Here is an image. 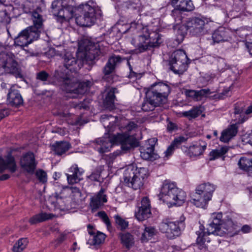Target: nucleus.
I'll use <instances>...</instances> for the list:
<instances>
[{
    "instance_id": "29",
    "label": "nucleus",
    "mask_w": 252,
    "mask_h": 252,
    "mask_svg": "<svg viewBox=\"0 0 252 252\" xmlns=\"http://www.w3.org/2000/svg\"><path fill=\"white\" fill-rule=\"evenodd\" d=\"M8 102L12 105L19 106L23 103L22 97L18 90L14 89V87L10 88L7 94Z\"/></svg>"
},
{
    "instance_id": "41",
    "label": "nucleus",
    "mask_w": 252,
    "mask_h": 252,
    "mask_svg": "<svg viewBox=\"0 0 252 252\" xmlns=\"http://www.w3.org/2000/svg\"><path fill=\"white\" fill-rule=\"evenodd\" d=\"M122 133L117 132L116 134H121L124 135H126L128 136H132L136 140V138L133 135H129V133L131 131H134L137 128V125L134 122H129L127 123L125 126L121 127ZM137 141V140H136ZM138 142V141H137ZM137 145H138V143H137ZM137 146L136 147H137Z\"/></svg>"
},
{
    "instance_id": "3",
    "label": "nucleus",
    "mask_w": 252,
    "mask_h": 252,
    "mask_svg": "<svg viewBox=\"0 0 252 252\" xmlns=\"http://www.w3.org/2000/svg\"><path fill=\"white\" fill-rule=\"evenodd\" d=\"M130 29H135L139 32L136 39H132V43L138 48L140 52L158 47L163 41L160 34L156 31L150 32L148 27H144L139 20L131 22Z\"/></svg>"
},
{
    "instance_id": "22",
    "label": "nucleus",
    "mask_w": 252,
    "mask_h": 252,
    "mask_svg": "<svg viewBox=\"0 0 252 252\" xmlns=\"http://www.w3.org/2000/svg\"><path fill=\"white\" fill-rule=\"evenodd\" d=\"M16 168L14 158L11 155L7 156L5 159L0 158V173L3 172L6 169L14 173Z\"/></svg>"
},
{
    "instance_id": "34",
    "label": "nucleus",
    "mask_w": 252,
    "mask_h": 252,
    "mask_svg": "<svg viewBox=\"0 0 252 252\" xmlns=\"http://www.w3.org/2000/svg\"><path fill=\"white\" fill-rule=\"evenodd\" d=\"M70 147V145L67 142H57L52 145V150L55 154L61 156L68 151Z\"/></svg>"
},
{
    "instance_id": "30",
    "label": "nucleus",
    "mask_w": 252,
    "mask_h": 252,
    "mask_svg": "<svg viewBox=\"0 0 252 252\" xmlns=\"http://www.w3.org/2000/svg\"><path fill=\"white\" fill-rule=\"evenodd\" d=\"M150 90L155 92V93L158 94L161 96H163L166 98L170 93V87L161 82L154 84L151 86Z\"/></svg>"
},
{
    "instance_id": "36",
    "label": "nucleus",
    "mask_w": 252,
    "mask_h": 252,
    "mask_svg": "<svg viewBox=\"0 0 252 252\" xmlns=\"http://www.w3.org/2000/svg\"><path fill=\"white\" fill-rule=\"evenodd\" d=\"M42 30L31 26L24 30V32L26 33L29 41L32 43L33 40H37L39 38Z\"/></svg>"
},
{
    "instance_id": "28",
    "label": "nucleus",
    "mask_w": 252,
    "mask_h": 252,
    "mask_svg": "<svg viewBox=\"0 0 252 252\" xmlns=\"http://www.w3.org/2000/svg\"><path fill=\"white\" fill-rule=\"evenodd\" d=\"M229 31L223 27H220L212 34V39L214 42L227 41L229 38Z\"/></svg>"
},
{
    "instance_id": "64",
    "label": "nucleus",
    "mask_w": 252,
    "mask_h": 252,
    "mask_svg": "<svg viewBox=\"0 0 252 252\" xmlns=\"http://www.w3.org/2000/svg\"><path fill=\"white\" fill-rule=\"evenodd\" d=\"M97 216L102 219V220H104L108 216L106 213L104 211H100L98 212Z\"/></svg>"
},
{
    "instance_id": "18",
    "label": "nucleus",
    "mask_w": 252,
    "mask_h": 252,
    "mask_svg": "<svg viewBox=\"0 0 252 252\" xmlns=\"http://www.w3.org/2000/svg\"><path fill=\"white\" fill-rule=\"evenodd\" d=\"M69 171L72 174H66L68 184H76L82 180L81 177L84 173V170L82 168H79L76 164L73 165L69 168Z\"/></svg>"
},
{
    "instance_id": "16",
    "label": "nucleus",
    "mask_w": 252,
    "mask_h": 252,
    "mask_svg": "<svg viewBox=\"0 0 252 252\" xmlns=\"http://www.w3.org/2000/svg\"><path fill=\"white\" fill-rule=\"evenodd\" d=\"M207 144L202 140L192 143L188 148V155L190 158H196L202 155L206 149Z\"/></svg>"
},
{
    "instance_id": "63",
    "label": "nucleus",
    "mask_w": 252,
    "mask_h": 252,
    "mask_svg": "<svg viewBox=\"0 0 252 252\" xmlns=\"http://www.w3.org/2000/svg\"><path fill=\"white\" fill-rule=\"evenodd\" d=\"M8 115V111L6 109H1L0 110V121Z\"/></svg>"
},
{
    "instance_id": "44",
    "label": "nucleus",
    "mask_w": 252,
    "mask_h": 252,
    "mask_svg": "<svg viewBox=\"0 0 252 252\" xmlns=\"http://www.w3.org/2000/svg\"><path fill=\"white\" fill-rule=\"evenodd\" d=\"M51 218V214L41 213L32 217L29 220L31 224H34Z\"/></svg>"
},
{
    "instance_id": "15",
    "label": "nucleus",
    "mask_w": 252,
    "mask_h": 252,
    "mask_svg": "<svg viewBox=\"0 0 252 252\" xmlns=\"http://www.w3.org/2000/svg\"><path fill=\"white\" fill-rule=\"evenodd\" d=\"M20 164L27 172L32 173L36 168V163L34 156L32 153H28L21 158Z\"/></svg>"
},
{
    "instance_id": "35",
    "label": "nucleus",
    "mask_w": 252,
    "mask_h": 252,
    "mask_svg": "<svg viewBox=\"0 0 252 252\" xmlns=\"http://www.w3.org/2000/svg\"><path fill=\"white\" fill-rule=\"evenodd\" d=\"M211 199L205 197L202 194H199L195 192L194 197L191 199V202L197 207L205 208L207 205L208 201Z\"/></svg>"
},
{
    "instance_id": "5",
    "label": "nucleus",
    "mask_w": 252,
    "mask_h": 252,
    "mask_svg": "<svg viewBox=\"0 0 252 252\" xmlns=\"http://www.w3.org/2000/svg\"><path fill=\"white\" fill-rule=\"evenodd\" d=\"M158 197L167 204L180 206L186 200V193L178 188L174 183L165 181L163 183Z\"/></svg>"
},
{
    "instance_id": "25",
    "label": "nucleus",
    "mask_w": 252,
    "mask_h": 252,
    "mask_svg": "<svg viewBox=\"0 0 252 252\" xmlns=\"http://www.w3.org/2000/svg\"><path fill=\"white\" fill-rule=\"evenodd\" d=\"M107 202L106 195L102 189L91 198L90 206L93 210H96Z\"/></svg>"
},
{
    "instance_id": "2",
    "label": "nucleus",
    "mask_w": 252,
    "mask_h": 252,
    "mask_svg": "<svg viewBox=\"0 0 252 252\" xmlns=\"http://www.w3.org/2000/svg\"><path fill=\"white\" fill-rule=\"evenodd\" d=\"M116 119V118L111 115H103L101 116V121L104 126L107 127L108 134L104 137L95 139L93 145L94 149L100 154L110 151L114 144H120L124 153L137 146L136 140L132 136L112 133L116 128L114 126Z\"/></svg>"
},
{
    "instance_id": "57",
    "label": "nucleus",
    "mask_w": 252,
    "mask_h": 252,
    "mask_svg": "<svg viewBox=\"0 0 252 252\" xmlns=\"http://www.w3.org/2000/svg\"><path fill=\"white\" fill-rule=\"evenodd\" d=\"M73 106L77 110H81L82 109L86 110L89 108V103L86 101H84L80 103L73 104Z\"/></svg>"
},
{
    "instance_id": "43",
    "label": "nucleus",
    "mask_w": 252,
    "mask_h": 252,
    "mask_svg": "<svg viewBox=\"0 0 252 252\" xmlns=\"http://www.w3.org/2000/svg\"><path fill=\"white\" fill-rule=\"evenodd\" d=\"M122 244L126 248L129 249L134 244L133 236L128 233L120 234Z\"/></svg>"
},
{
    "instance_id": "59",
    "label": "nucleus",
    "mask_w": 252,
    "mask_h": 252,
    "mask_svg": "<svg viewBox=\"0 0 252 252\" xmlns=\"http://www.w3.org/2000/svg\"><path fill=\"white\" fill-rule=\"evenodd\" d=\"M226 66L224 61L222 59H220L218 61V69L220 71H223Z\"/></svg>"
},
{
    "instance_id": "42",
    "label": "nucleus",
    "mask_w": 252,
    "mask_h": 252,
    "mask_svg": "<svg viewBox=\"0 0 252 252\" xmlns=\"http://www.w3.org/2000/svg\"><path fill=\"white\" fill-rule=\"evenodd\" d=\"M228 151L227 146H223L219 149L213 150L209 153V160H214L225 155Z\"/></svg>"
},
{
    "instance_id": "1",
    "label": "nucleus",
    "mask_w": 252,
    "mask_h": 252,
    "mask_svg": "<svg viewBox=\"0 0 252 252\" xmlns=\"http://www.w3.org/2000/svg\"><path fill=\"white\" fill-rule=\"evenodd\" d=\"M63 71L57 70L55 73V77L61 83L62 90L70 94V97L75 98L78 94H83L89 91L93 83L89 80L78 83L77 80L73 75L69 74L76 73L80 68L75 57L69 53H67L63 56Z\"/></svg>"
},
{
    "instance_id": "55",
    "label": "nucleus",
    "mask_w": 252,
    "mask_h": 252,
    "mask_svg": "<svg viewBox=\"0 0 252 252\" xmlns=\"http://www.w3.org/2000/svg\"><path fill=\"white\" fill-rule=\"evenodd\" d=\"M36 176L40 182L45 183L47 182V174L42 170H38L36 172Z\"/></svg>"
},
{
    "instance_id": "54",
    "label": "nucleus",
    "mask_w": 252,
    "mask_h": 252,
    "mask_svg": "<svg viewBox=\"0 0 252 252\" xmlns=\"http://www.w3.org/2000/svg\"><path fill=\"white\" fill-rule=\"evenodd\" d=\"M122 61V59L119 56H112L109 58L107 63L112 66L114 68Z\"/></svg>"
},
{
    "instance_id": "32",
    "label": "nucleus",
    "mask_w": 252,
    "mask_h": 252,
    "mask_svg": "<svg viewBox=\"0 0 252 252\" xmlns=\"http://www.w3.org/2000/svg\"><path fill=\"white\" fill-rule=\"evenodd\" d=\"M155 93L153 91L149 90L146 93V98L149 99L153 104L157 106L163 103L166 100V98Z\"/></svg>"
},
{
    "instance_id": "33",
    "label": "nucleus",
    "mask_w": 252,
    "mask_h": 252,
    "mask_svg": "<svg viewBox=\"0 0 252 252\" xmlns=\"http://www.w3.org/2000/svg\"><path fill=\"white\" fill-rule=\"evenodd\" d=\"M41 9H37L32 13V20L33 22L32 27L43 29V21L42 15L40 13Z\"/></svg>"
},
{
    "instance_id": "23",
    "label": "nucleus",
    "mask_w": 252,
    "mask_h": 252,
    "mask_svg": "<svg viewBox=\"0 0 252 252\" xmlns=\"http://www.w3.org/2000/svg\"><path fill=\"white\" fill-rule=\"evenodd\" d=\"M88 231L90 234L91 238H90L87 242V244L90 245H99L103 243L105 238V235L103 233L98 232L95 235V233L93 231V226L89 224L87 226Z\"/></svg>"
},
{
    "instance_id": "60",
    "label": "nucleus",
    "mask_w": 252,
    "mask_h": 252,
    "mask_svg": "<svg viewBox=\"0 0 252 252\" xmlns=\"http://www.w3.org/2000/svg\"><path fill=\"white\" fill-rule=\"evenodd\" d=\"M100 173L98 172H94L92 173L91 175H90L88 178L93 181H98L100 178Z\"/></svg>"
},
{
    "instance_id": "13",
    "label": "nucleus",
    "mask_w": 252,
    "mask_h": 252,
    "mask_svg": "<svg viewBox=\"0 0 252 252\" xmlns=\"http://www.w3.org/2000/svg\"><path fill=\"white\" fill-rule=\"evenodd\" d=\"M151 206L148 197H144L140 203L137 204L135 216L139 221H142L150 218L151 216Z\"/></svg>"
},
{
    "instance_id": "12",
    "label": "nucleus",
    "mask_w": 252,
    "mask_h": 252,
    "mask_svg": "<svg viewBox=\"0 0 252 252\" xmlns=\"http://www.w3.org/2000/svg\"><path fill=\"white\" fill-rule=\"evenodd\" d=\"M210 223L207 228L209 233H212L214 235L222 236L224 235L225 231L222 229V214L215 213L211 215L209 220Z\"/></svg>"
},
{
    "instance_id": "9",
    "label": "nucleus",
    "mask_w": 252,
    "mask_h": 252,
    "mask_svg": "<svg viewBox=\"0 0 252 252\" xmlns=\"http://www.w3.org/2000/svg\"><path fill=\"white\" fill-rule=\"evenodd\" d=\"M188 58L185 52L178 50L174 52L169 59L170 69L175 74H182L187 69Z\"/></svg>"
},
{
    "instance_id": "62",
    "label": "nucleus",
    "mask_w": 252,
    "mask_h": 252,
    "mask_svg": "<svg viewBox=\"0 0 252 252\" xmlns=\"http://www.w3.org/2000/svg\"><path fill=\"white\" fill-rule=\"evenodd\" d=\"M240 231L243 233H248L251 231V228L249 225L246 224L243 225L241 228L240 229Z\"/></svg>"
},
{
    "instance_id": "52",
    "label": "nucleus",
    "mask_w": 252,
    "mask_h": 252,
    "mask_svg": "<svg viewBox=\"0 0 252 252\" xmlns=\"http://www.w3.org/2000/svg\"><path fill=\"white\" fill-rule=\"evenodd\" d=\"M157 106L155 104H153L149 99L146 98L141 105V109L144 111H149L154 110Z\"/></svg>"
},
{
    "instance_id": "20",
    "label": "nucleus",
    "mask_w": 252,
    "mask_h": 252,
    "mask_svg": "<svg viewBox=\"0 0 252 252\" xmlns=\"http://www.w3.org/2000/svg\"><path fill=\"white\" fill-rule=\"evenodd\" d=\"M216 186L210 183H204L198 185L195 189L196 193L202 194L207 198L212 199L213 192L216 189Z\"/></svg>"
},
{
    "instance_id": "45",
    "label": "nucleus",
    "mask_w": 252,
    "mask_h": 252,
    "mask_svg": "<svg viewBox=\"0 0 252 252\" xmlns=\"http://www.w3.org/2000/svg\"><path fill=\"white\" fill-rule=\"evenodd\" d=\"M156 234V230L153 227H146L141 236V240L143 242L148 241Z\"/></svg>"
},
{
    "instance_id": "11",
    "label": "nucleus",
    "mask_w": 252,
    "mask_h": 252,
    "mask_svg": "<svg viewBox=\"0 0 252 252\" xmlns=\"http://www.w3.org/2000/svg\"><path fill=\"white\" fill-rule=\"evenodd\" d=\"M208 20L204 17H194L189 19L186 23L187 30L193 35H200L204 34L206 30L205 25Z\"/></svg>"
},
{
    "instance_id": "39",
    "label": "nucleus",
    "mask_w": 252,
    "mask_h": 252,
    "mask_svg": "<svg viewBox=\"0 0 252 252\" xmlns=\"http://www.w3.org/2000/svg\"><path fill=\"white\" fill-rule=\"evenodd\" d=\"M118 93V91L115 88H110L107 92L104 103L108 107H112L113 106L116 100L115 94Z\"/></svg>"
},
{
    "instance_id": "58",
    "label": "nucleus",
    "mask_w": 252,
    "mask_h": 252,
    "mask_svg": "<svg viewBox=\"0 0 252 252\" xmlns=\"http://www.w3.org/2000/svg\"><path fill=\"white\" fill-rule=\"evenodd\" d=\"M114 69L115 68L112 66L107 63L103 68V72L105 75H109L114 71Z\"/></svg>"
},
{
    "instance_id": "46",
    "label": "nucleus",
    "mask_w": 252,
    "mask_h": 252,
    "mask_svg": "<svg viewBox=\"0 0 252 252\" xmlns=\"http://www.w3.org/2000/svg\"><path fill=\"white\" fill-rule=\"evenodd\" d=\"M201 113V111L200 108L194 106L191 110L182 112V115L189 119H192L197 117Z\"/></svg>"
},
{
    "instance_id": "10",
    "label": "nucleus",
    "mask_w": 252,
    "mask_h": 252,
    "mask_svg": "<svg viewBox=\"0 0 252 252\" xmlns=\"http://www.w3.org/2000/svg\"><path fill=\"white\" fill-rule=\"evenodd\" d=\"M79 49L85 52V56L90 60L95 59L101 53L99 43H94L90 40L84 38L79 42Z\"/></svg>"
},
{
    "instance_id": "8",
    "label": "nucleus",
    "mask_w": 252,
    "mask_h": 252,
    "mask_svg": "<svg viewBox=\"0 0 252 252\" xmlns=\"http://www.w3.org/2000/svg\"><path fill=\"white\" fill-rule=\"evenodd\" d=\"M185 218L182 216L179 220L173 221L170 219H163L159 225V229L162 233H166L167 237L170 239L178 236L182 230L185 227Z\"/></svg>"
},
{
    "instance_id": "51",
    "label": "nucleus",
    "mask_w": 252,
    "mask_h": 252,
    "mask_svg": "<svg viewBox=\"0 0 252 252\" xmlns=\"http://www.w3.org/2000/svg\"><path fill=\"white\" fill-rule=\"evenodd\" d=\"M194 6L191 0H184L181 7L180 9V11H190L194 9Z\"/></svg>"
},
{
    "instance_id": "47",
    "label": "nucleus",
    "mask_w": 252,
    "mask_h": 252,
    "mask_svg": "<svg viewBox=\"0 0 252 252\" xmlns=\"http://www.w3.org/2000/svg\"><path fill=\"white\" fill-rule=\"evenodd\" d=\"M28 243L27 238H21L14 244L12 250L14 252H22L26 248Z\"/></svg>"
},
{
    "instance_id": "19",
    "label": "nucleus",
    "mask_w": 252,
    "mask_h": 252,
    "mask_svg": "<svg viewBox=\"0 0 252 252\" xmlns=\"http://www.w3.org/2000/svg\"><path fill=\"white\" fill-rule=\"evenodd\" d=\"M234 116L235 121L238 124H241L247 121L250 117L252 116V104H251L245 111L242 108L237 106L235 108Z\"/></svg>"
},
{
    "instance_id": "24",
    "label": "nucleus",
    "mask_w": 252,
    "mask_h": 252,
    "mask_svg": "<svg viewBox=\"0 0 252 252\" xmlns=\"http://www.w3.org/2000/svg\"><path fill=\"white\" fill-rule=\"evenodd\" d=\"M188 138L183 136H180L176 137L172 141L170 146L167 148L166 150L164 152V156L163 158L165 159L168 158L173 154L175 150L178 148L183 143L186 142Z\"/></svg>"
},
{
    "instance_id": "37",
    "label": "nucleus",
    "mask_w": 252,
    "mask_h": 252,
    "mask_svg": "<svg viewBox=\"0 0 252 252\" xmlns=\"http://www.w3.org/2000/svg\"><path fill=\"white\" fill-rule=\"evenodd\" d=\"M71 190L72 206L75 207L76 205L80 204L82 200V194L80 189L77 187L70 188Z\"/></svg>"
},
{
    "instance_id": "27",
    "label": "nucleus",
    "mask_w": 252,
    "mask_h": 252,
    "mask_svg": "<svg viewBox=\"0 0 252 252\" xmlns=\"http://www.w3.org/2000/svg\"><path fill=\"white\" fill-rule=\"evenodd\" d=\"M222 229L225 231L224 234L227 233L230 236L237 235L240 232V227L231 219H228L223 223Z\"/></svg>"
},
{
    "instance_id": "38",
    "label": "nucleus",
    "mask_w": 252,
    "mask_h": 252,
    "mask_svg": "<svg viewBox=\"0 0 252 252\" xmlns=\"http://www.w3.org/2000/svg\"><path fill=\"white\" fill-rule=\"evenodd\" d=\"M238 165L239 168L243 171L252 172V158L241 157Z\"/></svg>"
},
{
    "instance_id": "56",
    "label": "nucleus",
    "mask_w": 252,
    "mask_h": 252,
    "mask_svg": "<svg viewBox=\"0 0 252 252\" xmlns=\"http://www.w3.org/2000/svg\"><path fill=\"white\" fill-rule=\"evenodd\" d=\"M49 77V74L45 71H41L36 74V79L42 82L47 81Z\"/></svg>"
},
{
    "instance_id": "49",
    "label": "nucleus",
    "mask_w": 252,
    "mask_h": 252,
    "mask_svg": "<svg viewBox=\"0 0 252 252\" xmlns=\"http://www.w3.org/2000/svg\"><path fill=\"white\" fill-rule=\"evenodd\" d=\"M184 0H171V5L175 7V9L172 11V16L175 17L176 15L180 14V9L181 7V5L183 3Z\"/></svg>"
},
{
    "instance_id": "17",
    "label": "nucleus",
    "mask_w": 252,
    "mask_h": 252,
    "mask_svg": "<svg viewBox=\"0 0 252 252\" xmlns=\"http://www.w3.org/2000/svg\"><path fill=\"white\" fill-rule=\"evenodd\" d=\"M155 138L150 139L148 140L149 146H145L140 148V156L145 160H153L156 158L157 155L154 153V143Z\"/></svg>"
},
{
    "instance_id": "50",
    "label": "nucleus",
    "mask_w": 252,
    "mask_h": 252,
    "mask_svg": "<svg viewBox=\"0 0 252 252\" xmlns=\"http://www.w3.org/2000/svg\"><path fill=\"white\" fill-rule=\"evenodd\" d=\"M241 20L251 23L252 21V13L247 10H243L237 16Z\"/></svg>"
},
{
    "instance_id": "4",
    "label": "nucleus",
    "mask_w": 252,
    "mask_h": 252,
    "mask_svg": "<svg viewBox=\"0 0 252 252\" xmlns=\"http://www.w3.org/2000/svg\"><path fill=\"white\" fill-rule=\"evenodd\" d=\"M77 10L78 15L76 17V22L82 27L92 26L102 15L100 8L93 0L80 4Z\"/></svg>"
},
{
    "instance_id": "21",
    "label": "nucleus",
    "mask_w": 252,
    "mask_h": 252,
    "mask_svg": "<svg viewBox=\"0 0 252 252\" xmlns=\"http://www.w3.org/2000/svg\"><path fill=\"white\" fill-rule=\"evenodd\" d=\"M236 124L229 126L226 128L222 131L220 140L223 143L228 142L235 137L238 132V126Z\"/></svg>"
},
{
    "instance_id": "31",
    "label": "nucleus",
    "mask_w": 252,
    "mask_h": 252,
    "mask_svg": "<svg viewBox=\"0 0 252 252\" xmlns=\"http://www.w3.org/2000/svg\"><path fill=\"white\" fill-rule=\"evenodd\" d=\"M185 94L187 97H190L193 99L198 101L200 100L203 96H206L211 94L209 89H201L199 91L187 90Z\"/></svg>"
},
{
    "instance_id": "14",
    "label": "nucleus",
    "mask_w": 252,
    "mask_h": 252,
    "mask_svg": "<svg viewBox=\"0 0 252 252\" xmlns=\"http://www.w3.org/2000/svg\"><path fill=\"white\" fill-rule=\"evenodd\" d=\"M52 12L53 15L62 18L68 17V13L70 10L69 6H65L64 0H55L52 3Z\"/></svg>"
},
{
    "instance_id": "26",
    "label": "nucleus",
    "mask_w": 252,
    "mask_h": 252,
    "mask_svg": "<svg viewBox=\"0 0 252 252\" xmlns=\"http://www.w3.org/2000/svg\"><path fill=\"white\" fill-rule=\"evenodd\" d=\"M196 234L198 235L196 242L198 248L200 250H202L204 252H206L207 246L206 243H209L210 241L208 236L211 234H214L212 233H209L207 229V232H204L203 231H201L200 232L197 231Z\"/></svg>"
},
{
    "instance_id": "61",
    "label": "nucleus",
    "mask_w": 252,
    "mask_h": 252,
    "mask_svg": "<svg viewBox=\"0 0 252 252\" xmlns=\"http://www.w3.org/2000/svg\"><path fill=\"white\" fill-rule=\"evenodd\" d=\"M167 128L169 131L172 132L177 129V126L175 123L170 122L167 124Z\"/></svg>"
},
{
    "instance_id": "40",
    "label": "nucleus",
    "mask_w": 252,
    "mask_h": 252,
    "mask_svg": "<svg viewBox=\"0 0 252 252\" xmlns=\"http://www.w3.org/2000/svg\"><path fill=\"white\" fill-rule=\"evenodd\" d=\"M15 44L18 46L24 47L28 46L31 43L29 41L26 33L24 32V30L22 31L15 38Z\"/></svg>"
},
{
    "instance_id": "48",
    "label": "nucleus",
    "mask_w": 252,
    "mask_h": 252,
    "mask_svg": "<svg viewBox=\"0 0 252 252\" xmlns=\"http://www.w3.org/2000/svg\"><path fill=\"white\" fill-rule=\"evenodd\" d=\"M126 6L128 9L136 10L138 13L143 8L141 0H129Z\"/></svg>"
},
{
    "instance_id": "7",
    "label": "nucleus",
    "mask_w": 252,
    "mask_h": 252,
    "mask_svg": "<svg viewBox=\"0 0 252 252\" xmlns=\"http://www.w3.org/2000/svg\"><path fill=\"white\" fill-rule=\"evenodd\" d=\"M4 73L12 74L16 77H22L18 58L10 52L0 53V76Z\"/></svg>"
},
{
    "instance_id": "53",
    "label": "nucleus",
    "mask_w": 252,
    "mask_h": 252,
    "mask_svg": "<svg viewBox=\"0 0 252 252\" xmlns=\"http://www.w3.org/2000/svg\"><path fill=\"white\" fill-rule=\"evenodd\" d=\"M115 221L121 230L126 228L128 225V221L122 219L119 216H115Z\"/></svg>"
},
{
    "instance_id": "6",
    "label": "nucleus",
    "mask_w": 252,
    "mask_h": 252,
    "mask_svg": "<svg viewBox=\"0 0 252 252\" xmlns=\"http://www.w3.org/2000/svg\"><path fill=\"white\" fill-rule=\"evenodd\" d=\"M148 176V171L144 167H137L133 164L126 167L123 173V182L128 187L134 190L143 187L145 179Z\"/></svg>"
}]
</instances>
